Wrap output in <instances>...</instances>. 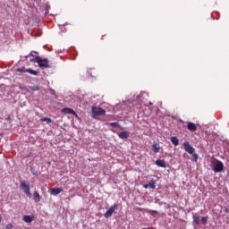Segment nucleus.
Returning a JSON list of instances; mask_svg holds the SVG:
<instances>
[{"mask_svg":"<svg viewBox=\"0 0 229 229\" xmlns=\"http://www.w3.org/2000/svg\"><path fill=\"white\" fill-rule=\"evenodd\" d=\"M32 64H38L39 67L44 69H49V60L47 58L42 59V57L37 55L34 58L30 59Z\"/></svg>","mask_w":229,"mask_h":229,"instance_id":"obj_1","label":"nucleus"},{"mask_svg":"<svg viewBox=\"0 0 229 229\" xmlns=\"http://www.w3.org/2000/svg\"><path fill=\"white\" fill-rule=\"evenodd\" d=\"M20 187L27 198H31V190L30 188V183L26 182V181H21Z\"/></svg>","mask_w":229,"mask_h":229,"instance_id":"obj_2","label":"nucleus"},{"mask_svg":"<svg viewBox=\"0 0 229 229\" xmlns=\"http://www.w3.org/2000/svg\"><path fill=\"white\" fill-rule=\"evenodd\" d=\"M92 115H105L106 114V111L103 109L102 107L98 106H92L91 107Z\"/></svg>","mask_w":229,"mask_h":229,"instance_id":"obj_3","label":"nucleus"},{"mask_svg":"<svg viewBox=\"0 0 229 229\" xmlns=\"http://www.w3.org/2000/svg\"><path fill=\"white\" fill-rule=\"evenodd\" d=\"M119 205L117 204H114L112 205L109 209L105 213L104 217H106V219H108V217H112L114 212H115L118 208Z\"/></svg>","mask_w":229,"mask_h":229,"instance_id":"obj_4","label":"nucleus"},{"mask_svg":"<svg viewBox=\"0 0 229 229\" xmlns=\"http://www.w3.org/2000/svg\"><path fill=\"white\" fill-rule=\"evenodd\" d=\"M225 169V165H223V162L217 161L216 164L213 166V171L215 173H221Z\"/></svg>","mask_w":229,"mask_h":229,"instance_id":"obj_5","label":"nucleus"},{"mask_svg":"<svg viewBox=\"0 0 229 229\" xmlns=\"http://www.w3.org/2000/svg\"><path fill=\"white\" fill-rule=\"evenodd\" d=\"M183 146H184V150L187 153H189L190 155H192V153H194V148H192V146H191L189 141H185Z\"/></svg>","mask_w":229,"mask_h":229,"instance_id":"obj_6","label":"nucleus"},{"mask_svg":"<svg viewBox=\"0 0 229 229\" xmlns=\"http://www.w3.org/2000/svg\"><path fill=\"white\" fill-rule=\"evenodd\" d=\"M187 129L189 130V131H196L198 130V126H196V123L189 122L187 123Z\"/></svg>","mask_w":229,"mask_h":229,"instance_id":"obj_7","label":"nucleus"},{"mask_svg":"<svg viewBox=\"0 0 229 229\" xmlns=\"http://www.w3.org/2000/svg\"><path fill=\"white\" fill-rule=\"evenodd\" d=\"M60 192H64V189L62 188H52L50 191V194H52L53 196H56L58 194H60Z\"/></svg>","mask_w":229,"mask_h":229,"instance_id":"obj_8","label":"nucleus"},{"mask_svg":"<svg viewBox=\"0 0 229 229\" xmlns=\"http://www.w3.org/2000/svg\"><path fill=\"white\" fill-rule=\"evenodd\" d=\"M33 219H35V216L30 215H24L22 217V221H24V223H31L33 221Z\"/></svg>","mask_w":229,"mask_h":229,"instance_id":"obj_9","label":"nucleus"},{"mask_svg":"<svg viewBox=\"0 0 229 229\" xmlns=\"http://www.w3.org/2000/svg\"><path fill=\"white\" fill-rule=\"evenodd\" d=\"M62 112L64 114H71V115H76V112L74 111V109H71L69 107L63 108Z\"/></svg>","mask_w":229,"mask_h":229,"instance_id":"obj_10","label":"nucleus"},{"mask_svg":"<svg viewBox=\"0 0 229 229\" xmlns=\"http://www.w3.org/2000/svg\"><path fill=\"white\" fill-rule=\"evenodd\" d=\"M33 198H34V200L38 203V201H40L42 199V197L40 196V193L37 192V191H34L33 193Z\"/></svg>","mask_w":229,"mask_h":229,"instance_id":"obj_11","label":"nucleus"},{"mask_svg":"<svg viewBox=\"0 0 229 229\" xmlns=\"http://www.w3.org/2000/svg\"><path fill=\"white\" fill-rule=\"evenodd\" d=\"M118 137L120 139H128V137H130V134L127 131H122L118 134Z\"/></svg>","mask_w":229,"mask_h":229,"instance_id":"obj_12","label":"nucleus"},{"mask_svg":"<svg viewBox=\"0 0 229 229\" xmlns=\"http://www.w3.org/2000/svg\"><path fill=\"white\" fill-rule=\"evenodd\" d=\"M156 165H157L158 167H165V161L163 159H157L156 161Z\"/></svg>","mask_w":229,"mask_h":229,"instance_id":"obj_13","label":"nucleus"},{"mask_svg":"<svg viewBox=\"0 0 229 229\" xmlns=\"http://www.w3.org/2000/svg\"><path fill=\"white\" fill-rule=\"evenodd\" d=\"M171 142L172 144H174L175 146H178L180 144V140L176 136L171 137Z\"/></svg>","mask_w":229,"mask_h":229,"instance_id":"obj_14","label":"nucleus"},{"mask_svg":"<svg viewBox=\"0 0 229 229\" xmlns=\"http://www.w3.org/2000/svg\"><path fill=\"white\" fill-rule=\"evenodd\" d=\"M152 150L154 151V153H159L160 152V145H158V144L152 145Z\"/></svg>","mask_w":229,"mask_h":229,"instance_id":"obj_15","label":"nucleus"},{"mask_svg":"<svg viewBox=\"0 0 229 229\" xmlns=\"http://www.w3.org/2000/svg\"><path fill=\"white\" fill-rule=\"evenodd\" d=\"M147 212L150 214V216H153V217H157V216H158V211L157 210L147 209Z\"/></svg>","mask_w":229,"mask_h":229,"instance_id":"obj_16","label":"nucleus"},{"mask_svg":"<svg viewBox=\"0 0 229 229\" xmlns=\"http://www.w3.org/2000/svg\"><path fill=\"white\" fill-rule=\"evenodd\" d=\"M27 72H29L30 74H33V76H38V72H37L35 70H31V69H28Z\"/></svg>","mask_w":229,"mask_h":229,"instance_id":"obj_17","label":"nucleus"},{"mask_svg":"<svg viewBox=\"0 0 229 229\" xmlns=\"http://www.w3.org/2000/svg\"><path fill=\"white\" fill-rule=\"evenodd\" d=\"M41 122L42 123H47V124H51L52 120H51V118L45 117V118H41Z\"/></svg>","mask_w":229,"mask_h":229,"instance_id":"obj_18","label":"nucleus"},{"mask_svg":"<svg viewBox=\"0 0 229 229\" xmlns=\"http://www.w3.org/2000/svg\"><path fill=\"white\" fill-rule=\"evenodd\" d=\"M193 223L195 225H199V216H193Z\"/></svg>","mask_w":229,"mask_h":229,"instance_id":"obj_19","label":"nucleus"},{"mask_svg":"<svg viewBox=\"0 0 229 229\" xmlns=\"http://www.w3.org/2000/svg\"><path fill=\"white\" fill-rule=\"evenodd\" d=\"M155 180H151L149 182H148V187H150V189H155Z\"/></svg>","mask_w":229,"mask_h":229,"instance_id":"obj_20","label":"nucleus"},{"mask_svg":"<svg viewBox=\"0 0 229 229\" xmlns=\"http://www.w3.org/2000/svg\"><path fill=\"white\" fill-rule=\"evenodd\" d=\"M35 55H38V52L31 51L28 55L25 56V58H28V56H35Z\"/></svg>","mask_w":229,"mask_h":229,"instance_id":"obj_21","label":"nucleus"},{"mask_svg":"<svg viewBox=\"0 0 229 229\" xmlns=\"http://www.w3.org/2000/svg\"><path fill=\"white\" fill-rule=\"evenodd\" d=\"M17 72H28V70H26V68L22 67V68H18Z\"/></svg>","mask_w":229,"mask_h":229,"instance_id":"obj_22","label":"nucleus"},{"mask_svg":"<svg viewBox=\"0 0 229 229\" xmlns=\"http://www.w3.org/2000/svg\"><path fill=\"white\" fill-rule=\"evenodd\" d=\"M208 221V219L207 218V216H202V218H201L202 225H207Z\"/></svg>","mask_w":229,"mask_h":229,"instance_id":"obj_23","label":"nucleus"},{"mask_svg":"<svg viewBox=\"0 0 229 229\" xmlns=\"http://www.w3.org/2000/svg\"><path fill=\"white\" fill-rule=\"evenodd\" d=\"M30 90H33V92H35L37 90H39V88H38V86H32V87H30Z\"/></svg>","mask_w":229,"mask_h":229,"instance_id":"obj_24","label":"nucleus"},{"mask_svg":"<svg viewBox=\"0 0 229 229\" xmlns=\"http://www.w3.org/2000/svg\"><path fill=\"white\" fill-rule=\"evenodd\" d=\"M110 125L113 126L114 128H117V126H119V123L117 122L111 123Z\"/></svg>","mask_w":229,"mask_h":229,"instance_id":"obj_25","label":"nucleus"},{"mask_svg":"<svg viewBox=\"0 0 229 229\" xmlns=\"http://www.w3.org/2000/svg\"><path fill=\"white\" fill-rule=\"evenodd\" d=\"M13 225H12V224H7L5 225V229H13Z\"/></svg>","mask_w":229,"mask_h":229,"instance_id":"obj_26","label":"nucleus"},{"mask_svg":"<svg viewBox=\"0 0 229 229\" xmlns=\"http://www.w3.org/2000/svg\"><path fill=\"white\" fill-rule=\"evenodd\" d=\"M143 187L144 189H149V184H144Z\"/></svg>","mask_w":229,"mask_h":229,"instance_id":"obj_27","label":"nucleus"},{"mask_svg":"<svg viewBox=\"0 0 229 229\" xmlns=\"http://www.w3.org/2000/svg\"><path fill=\"white\" fill-rule=\"evenodd\" d=\"M137 210H139L140 212H142V208H137Z\"/></svg>","mask_w":229,"mask_h":229,"instance_id":"obj_28","label":"nucleus"},{"mask_svg":"<svg viewBox=\"0 0 229 229\" xmlns=\"http://www.w3.org/2000/svg\"><path fill=\"white\" fill-rule=\"evenodd\" d=\"M3 221V216L0 215V223Z\"/></svg>","mask_w":229,"mask_h":229,"instance_id":"obj_29","label":"nucleus"},{"mask_svg":"<svg viewBox=\"0 0 229 229\" xmlns=\"http://www.w3.org/2000/svg\"><path fill=\"white\" fill-rule=\"evenodd\" d=\"M194 157H195V159L198 158V157L196 155H194Z\"/></svg>","mask_w":229,"mask_h":229,"instance_id":"obj_30","label":"nucleus"},{"mask_svg":"<svg viewBox=\"0 0 229 229\" xmlns=\"http://www.w3.org/2000/svg\"><path fill=\"white\" fill-rule=\"evenodd\" d=\"M20 89H22V87H21V86H20Z\"/></svg>","mask_w":229,"mask_h":229,"instance_id":"obj_31","label":"nucleus"},{"mask_svg":"<svg viewBox=\"0 0 229 229\" xmlns=\"http://www.w3.org/2000/svg\"><path fill=\"white\" fill-rule=\"evenodd\" d=\"M149 105H153L152 103H150Z\"/></svg>","mask_w":229,"mask_h":229,"instance_id":"obj_32","label":"nucleus"}]
</instances>
